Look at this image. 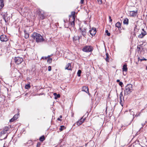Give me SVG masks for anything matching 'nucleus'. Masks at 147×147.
<instances>
[{
	"label": "nucleus",
	"mask_w": 147,
	"mask_h": 147,
	"mask_svg": "<svg viewBox=\"0 0 147 147\" xmlns=\"http://www.w3.org/2000/svg\"><path fill=\"white\" fill-rule=\"evenodd\" d=\"M24 32L25 34L24 37L26 39L28 38L29 36V34L28 33H27L26 30L24 31Z\"/></svg>",
	"instance_id": "obj_17"
},
{
	"label": "nucleus",
	"mask_w": 147,
	"mask_h": 147,
	"mask_svg": "<svg viewBox=\"0 0 147 147\" xmlns=\"http://www.w3.org/2000/svg\"><path fill=\"white\" fill-rule=\"evenodd\" d=\"M38 144H37V146H38Z\"/></svg>",
	"instance_id": "obj_53"
},
{
	"label": "nucleus",
	"mask_w": 147,
	"mask_h": 147,
	"mask_svg": "<svg viewBox=\"0 0 147 147\" xmlns=\"http://www.w3.org/2000/svg\"><path fill=\"white\" fill-rule=\"evenodd\" d=\"M82 91L85 92L86 93L88 94H90V93L89 92V89L86 86H84L82 88Z\"/></svg>",
	"instance_id": "obj_11"
},
{
	"label": "nucleus",
	"mask_w": 147,
	"mask_h": 147,
	"mask_svg": "<svg viewBox=\"0 0 147 147\" xmlns=\"http://www.w3.org/2000/svg\"><path fill=\"white\" fill-rule=\"evenodd\" d=\"M79 40L78 36H74L73 38V40L74 42L76 41V40Z\"/></svg>",
	"instance_id": "obj_23"
},
{
	"label": "nucleus",
	"mask_w": 147,
	"mask_h": 147,
	"mask_svg": "<svg viewBox=\"0 0 147 147\" xmlns=\"http://www.w3.org/2000/svg\"><path fill=\"white\" fill-rule=\"evenodd\" d=\"M15 119H14V118L13 119V117L12 119H11L9 121L10 122H12Z\"/></svg>",
	"instance_id": "obj_35"
},
{
	"label": "nucleus",
	"mask_w": 147,
	"mask_h": 147,
	"mask_svg": "<svg viewBox=\"0 0 147 147\" xmlns=\"http://www.w3.org/2000/svg\"><path fill=\"white\" fill-rule=\"evenodd\" d=\"M14 61L16 63L19 64L21 63L23 61V59L19 57H15Z\"/></svg>",
	"instance_id": "obj_5"
},
{
	"label": "nucleus",
	"mask_w": 147,
	"mask_h": 147,
	"mask_svg": "<svg viewBox=\"0 0 147 147\" xmlns=\"http://www.w3.org/2000/svg\"><path fill=\"white\" fill-rule=\"evenodd\" d=\"M142 31L138 36L139 38H142L146 34V32L143 29H142Z\"/></svg>",
	"instance_id": "obj_10"
},
{
	"label": "nucleus",
	"mask_w": 147,
	"mask_h": 147,
	"mask_svg": "<svg viewBox=\"0 0 147 147\" xmlns=\"http://www.w3.org/2000/svg\"><path fill=\"white\" fill-rule=\"evenodd\" d=\"M146 69H147V66H146Z\"/></svg>",
	"instance_id": "obj_54"
},
{
	"label": "nucleus",
	"mask_w": 147,
	"mask_h": 147,
	"mask_svg": "<svg viewBox=\"0 0 147 147\" xmlns=\"http://www.w3.org/2000/svg\"><path fill=\"white\" fill-rule=\"evenodd\" d=\"M51 55H49L47 57H42V59H47V58L48 57H51Z\"/></svg>",
	"instance_id": "obj_31"
},
{
	"label": "nucleus",
	"mask_w": 147,
	"mask_h": 147,
	"mask_svg": "<svg viewBox=\"0 0 147 147\" xmlns=\"http://www.w3.org/2000/svg\"><path fill=\"white\" fill-rule=\"evenodd\" d=\"M59 117L60 118H61L62 117V116L61 115H60Z\"/></svg>",
	"instance_id": "obj_50"
},
{
	"label": "nucleus",
	"mask_w": 147,
	"mask_h": 147,
	"mask_svg": "<svg viewBox=\"0 0 147 147\" xmlns=\"http://www.w3.org/2000/svg\"><path fill=\"white\" fill-rule=\"evenodd\" d=\"M3 18L4 19V20L5 21V22H7L6 21V20L5 19V15H3Z\"/></svg>",
	"instance_id": "obj_41"
},
{
	"label": "nucleus",
	"mask_w": 147,
	"mask_h": 147,
	"mask_svg": "<svg viewBox=\"0 0 147 147\" xmlns=\"http://www.w3.org/2000/svg\"><path fill=\"white\" fill-rule=\"evenodd\" d=\"M129 13L131 16H134L136 15L137 13V11H130Z\"/></svg>",
	"instance_id": "obj_12"
},
{
	"label": "nucleus",
	"mask_w": 147,
	"mask_h": 147,
	"mask_svg": "<svg viewBox=\"0 0 147 147\" xmlns=\"http://www.w3.org/2000/svg\"><path fill=\"white\" fill-rule=\"evenodd\" d=\"M127 70V65L126 64H124L123 65L122 68L123 71H126Z\"/></svg>",
	"instance_id": "obj_15"
},
{
	"label": "nucleus",
	"mask_w": 147,
	"mask_h": 147,
	"mask_svg": "<svg viewBox=\"0 0 147 147\" xmlns=\"http://www.w3.org/2000/svg\"><path fill=\"white\" fill-rule=\"evenodd\" d=\"M119 84L120 86H121V87H122L123 86H122L123 85V83L122 82H119Z\"/></svg>",
	"instance_id": "obj_37"
},
{
	"label": "nucleus",
	"mask_w": 147,
	"mask_h": 147,
	"mask_svg": "<svg viewBox=\"0 0 147 147\" xmlns=\"http://www.w3.org/2000/svg\"><path fill=\"white\" fill-rule=\"evenodd\" d=\"M106 57L105 58V59L106 61L108 62L109 59V54L108 53H106Z\"/></svg>",
	"instance_id": "obj_21"
},
{
	"label": "nucleus",
	"mask_w": 147,
	"mask_h": 147,
	"mask_svg": "<svg viewBox=\"0 0 147 147\" xmlns=\"http://www.w3.org/2000/svg\"><path fill=\"white\" fill-rule=\"evenodd\" d=\"M52 59L51 58H49L47 59V61L48 63H51L52 62Z\"/></svg>",
	"instance_id": "obj_30"
},
{
	"label": "nucleus",
	"mask_w": 147,
	"mask_h": 147,
	"mask_svg": "<svg viewBox=\"0 0 147 147\" xmlns=\"http://www.w3.org/2000/svg\"><path fill=\"white\" fill-rule=\"evenodd\" d=\"M117 82H120V80H117Z\"/></svg>",
	"instance_id": "obj_45"
},
{
	"label": "nucleus",
	"mask_w": 147,
	"mask_h": 147,
	"mask_svg": "<svg viewBox=\"0 0 147 147\" xmlns=\"http://www.w3.org/2000/svg\"><path fill=\"white\" fill-rule=\"evenodd\" d=\"M85 119H83L82 117L81 118V119L77 121L76 123L75 124H76L78 126H79L80 125H81L85 120Z\"/></svg>",
	"instance_id": "obj_9"
},
{
	"label": "nucleus",
	"mask_w": 147,
	"mask_h": 147,
	"mask_svg": "<svg viewBox=\"0 0 147 147\" xmlns=\"http://www.w3.org/2000/svg\"><path fill=\"white\" fill-rule=\"evenodd\" d=\"M39 16L41 19L43 20L45 18V16L44 15V13H42L41 11H40L39 12Z\"/></svg>",
	"instance_id": "obj_13"
},
{
	"label": "nucleus",
	"mask_w": 147,
	"mask_h": 147,
	"mask_svg": "<svg viewBox=\"0 0 147 147\" xmlns=\"http://www.w3.org/2000/svg\"><path fill=\"white\" fill-rule=\"evenodd\" d=\"M32 38L35 40L36 42H41L44 41V39L42 36L40 34L34 32L32 35Z\"/></svg>",
	"instance_id": "obj_2"
},
{
	"label": "nucleus",
	"mask_w": 147,
	"mask_h": 147,
	"mask_svg": "<svg viewBox=\"0 0 147 147\" xmlns=\"http://www.w3.org/2000/svg\"><path fill=\"white\" fill-rule=\"evenodd\" d=\"M98 3L99 4H101L102 3V0H97Z\"/></svg>",
	"instance_id": "obj_33"
},
{
	"label": "nucleus",
	"mask_w": 147,
	"mask_h": 147,
	"mask_svg": "<svg viewBox=\"0 0 147 147\" xmlns=\"http://www.w3.org/2000/svg\"><path fill=\"white\" fill-rule=\"evenodd\" d=\"M75 11H73L71 12V15H72V16H71V17H72V19H73V17H74V18L75 19Z\"/></svg>",
	"instance_id": "obj_27"
},
{
	"label": "nucleus",
	"mask_w": 147,
	"mask_h": 147,
	"mask_svg": "<svg viewBox=\"0 0 147 147\" xmlns=\"http://www.w3.org/2000/svg\"><path fill=\"white\" fill-rule=\"evenodd\" d=\"M65 69L68 70H71V64L70 63H68L66 65L65 67Z\"/></svg>",
	"instance_id": "obj_14"
},
{
	"label": "nucleus",
	"mask_w": 147,
	"mask_h": 147,
	"mask_svg": "<svg viewBox=\"0 0 147 147\" xmlns=\"http://www.w3.org/2000/svg\"><path fill=\"white\" fill-rule=\"evenodd\" d=\"M57 120H59V121L60 120V118H58L57 119Z\"/></svg>",
	"instance_id": "obj_49"
},
{
	"label": "nucleus",
	"mask_w": 147,
	"mask_h": 147,
	"mask_svg": "<svg viewBox=\"0 0 147 147\" xmlns=\"http://www.w3.org/2000/svg\"><path fill=\"white\" fill-rule=\"evenodd\" d=\"M73 21L72 22H70V25L72 27H74L75 25V19L74 18V17H73Z\"/></svg>",
	"instance_id": "obj_16"
},
{
	"label": "nucleus",
	"mask_w": 147,
	"mask_h": 147,
	"mask_svg": "<svg viewBox=\"0 0 147 147\" xmlns=\"http://www.w3.org/2000/svg\"><path fill=\"white\" fill-rule=\"evenodd\" d=\"M80 32L84 37H85L86 34V28H80Z\"/></svg>",
	"instance_id": "obj_7"
},
{
	"label": "nucleus",
	"mask_w": 147,
	"mask_h": 147,
	"mask_svg": "<svg viewBox=\"0 0 147 147\" xmlns=\"http://www.w3.org/2000/svg\"><path fill=\"white\" fill-rule=\"evenodd\" d=\"M144 125H143V124H142V125H141V128H142L144 126Z\"/></svg>",
	"instance_id": "obj_47"
},
{
	"label": "nucleus",
	"mask_w": 147,
	"mask_h": 147,
	"mask_svg": "<svg viewBox=\"0 0 147 147\" xmlns=\"http://www.w3.org/2000/svg\"><path fill=\"white\" fill-rule=\"evenodd\" d=\"M0 39L1 40L2 42H5L8 40V39L6 36L3 35H2L1 36Z\"/></svg>",
	"instance_id": "obj_8"
},
{
	"label": "nucleus",
	"mask_w": 147,
	"mask_h": 147,
	"mask_svg": "<svg viewBox=\"0 0 147 147\" xmlns=\"http://www.w3.org/2000/svg\"><path fill=\"white\" fill-rule=\"evenodd\" d=\"M84 0H81L80 3L81 4H83L84 2Z\"/></svg>",
	"instance_id": "obj_43"
},
{
	"label": "nucleus",
	"mask_w": 147,
	"mask_h": 147,
	"mask_svg": "<svg viewBox=\"0 0 147 147\" xmlns=\"http://www.w3.org/2000/svg\"><path fill=\"white\" fill-rule=\"evenodd\" d=\"M120 104L122 106H123V102L121 99H120Z\"/></svg>",
	"instance_id": "obj_42"
},
{
	"label": "nucleus",
	"mask_w": 147,
	"mask_h": 147,
	"mask_svg": "<svg viewBox=\"0 0 147 147\" xmlns=\"http://www.w3.org/2000/svg\"><path fill=\"white\" fill-rule=\"evenodd\" d=\"M139 115H140V114H138V115H137V114H136L135 115V117H136H136H138V116H139Z\"/></svg>",
	"instance_id": "obj_44"
},
{
	"label": "nucleus",
	"mask_w": 147,
	"mask_h": 147,
	"mask_svg": "<svg viewBox=\"0 0 147 147\" xmlns=\"http://www.w3.org/2000/svg\"><path fill=\"white\" fill-rule=\"evenodd\" d=\"M48 70L49 71H50L51 70V66H49L48 67Z\"/></svg>",
	"instance_id": "obj_39"
},
{
	"label": "nucleus",
	"mask_w": 147,
	"mask_h": 147,
	"mask_svg": "<svg viewBox=\"0 0 147 147\" xmlns=\"http://www.w3.org/2000/svg\"><path fill=\"white\" fill-rule=\"evenodd\" d=\"M30 87V84H28L26 85L25 88L26 89H28Z\"/></svg>",
	"instance_id": "obj_26"
},
{
	"label": "nucleus",
	"mask_w": 147,
	"mask_h": 147,
	"mask_svg": "<svg viewBox=\"0 0 147 147\" xmlns=\"http://www.w3.org/2000/svg\"><path fill=\"white\" fill-rule=\"evenodd\" d=\"M123 23L124 24H128V19L127 18H125V19L123 22Z\"/></svg>",
	"instance_id": "obj_18"
},
{
	"label": "nucleus",
	"mask_w": 147,
	"mask_h": 147,
	"mask_svg": "<svg viewBox=\"0 0 147 147\" xmlns=\"http://www.w3.org/2000/svg\"><path fill=\"white\" fill-rule=\"evenodd\" d=\"M105 32L107 34L108 36H110V35L111 34L109 32V31L108 30H106Z\"/></svg>",
	"instance_id": "obj_32"
},
{
	"label": "nucleus",
	"mask_w": 147,
	"mask_h": 147,
	"mask_svg": "<svg viewBox=\"0 0 147 147\" xmlns=\"http://www.w3.org/2000/svg\"><path fill=\"white\" fill-rule=\"evenodd\" d=\"M93 49L92 47L90 46H86L84 47L82 50L85 52H88L92 51Z\"/></svg>",
	"instance_id": "obj_4"
},
{
	"label": "nucleus",
	"mask_w": 147,
	"mask_h": 147,
	"mask_svg": "<svg viewBox=\"0 0 147 147\" xmlns=\"http://www.w3.org/2000/svg\"><path fill=\"white\" fill-rule=\"evenodd\" d=\"M57 93H53V95L54 96L57 95Z\"/></svg>",
	"instance_id": "obj_46"
},
{
	"label": "nucleus",
	"mask_w": 147,
	"mask_h": 147,
	"mask_svg": "<svg viewBox=\"0 0 147 147\" xmlns=\"http://www.w3.org/2000/svg\"><path fill=\"white\" fill-rule=\"evenodd\" d=\"M132 91V85L131 84L127 85L125 87L124 95L130 94Z\"/></svg>",
	"instance_id": "obj_3"
},
{
	"label": "nucleus",
	"mask_w": 147,
	"mask_h": 147,
	"mask_svg": "<svg viewBox=\"0 0 147 147\" xmlns=\"http://www.w3.org/2000/svg\"><path fill=\"white\" fill-rule=\"evenodd\" d=\"M65 128V127L63 126L62 125L60 126V127L59 128V130L61 131H62L63 129H64Z\"/></svg>",
	"instance_id": "obj_28"
},
{
	"label": "nucleus",
	"mask_w": 147,
	"mask_h": 147,
	"mask_svg": "<svg viewBox=\"0 0 147 147\" xmlns=\"http://www.w3.org/2000/svg\"><path fill=\"white\" fill-rule=\"evenodd\" d=\"M45 139V136H42L40 137L39 138V140L41 142H43Z\"/></svg>",
	"instance_id": "obj_22"
},
{
	"label": "nucleus",
	"mask_w": 147,
	"mask_h": 147,
	"mask_svg": "<svg viewBox=\"0 0 147 147\" xmlns=\"http://www.w3.org/2000/svg\"><path fill=\"white\" fill-rule=\"evenodd\" d=\"M121 25V23L119 22H117L115 24L116 26L118 28H120Z\"/></svg>",
	"instance_id": "obj_20"
},
{
	"label": "nucleus",
	"mask_w": 147,
	"mask_h": 147,
	"mask_svg": "<svg viewBox=\"0 0 147 147\" xmlns=\"http://www.w3.org/2000/svg\"><path fill=\"white\" fill-rule=\"evenodd\" d=\"M122 92H121L120 94L119 95L120 98V99H121L122 97H123V95Z\"/></svg>",
	"instance_id": "obj_36"
},
{
	"label": "nucleus",
	"mask_w": 147,
	"mask_h": 147,
	"mask_svg": "<svg viewBox=\"0 0 147 147\" xmlns=\"http://www.w3.org/2000/svg\"><path fill=\"white\" fill-rule=\"evenodd\" d=\"M89 32L90 34L91 35L92 37L94 36L96 34V29L95 28H90V30Z\"/></svg>",
	"instance_id": "obj_6"
},
{
	"label": "nucleus",
	"mask_w": 147,
	"mask_h": 147,
	"mask_svg": "<svg viewBox=\"0 0 147 147\" xmlns=\"http://www.w3.org/2000/svg\"><path fill=\"white\" fill-rule=\"evenodd\" d=\"M111 19V16H109V19Z\"/></svg>",
	"instance_id": "obj_51"
},
{
	"label": "nucleus",
	"mask_w": 147,
	"mask_h": 147,
	"mask_svg": "<svg viewBox=\"0 0 147 147\" xmlns=\"http://www.w3.org/2000/svg\"><path fill=\"white\" fill-rule=\"evenodd\" d=\"M3 140H2L1 141H0V144H4V145L5 144V143H4V142L3 141Z\"/></svg>",
	"instance_id": "obj_38"
},
{
	"label": "nucleus",
	"mask_w": 147,
	"mask_h": 147,
	"mask_svg": "<svg viewBox=\"0 0 147 147\" xmlns=\"http://www.w3.org/2000/svg\"><path fill=\"white\" fill-rule=\"evenodd\" d=\"M81 72L82 71L81 70H78V72H77V75L78 76L80 77V76Z\"/></svg>",
	"instance_id": "obj_25"
},
{
	"label": "nucleus",
	"mask_w": 147,
	"mask_h": 147,
	"mask_svg": "<svg viewBox=\"0 0 147 147\" xmlns=\"http://www.w3.org/2000/svg\"><path fill=\"white\" fill-rule=\"evenodd\" d=\"M9 128L8 127H5L3 130L2 131L0 134V141L2 140L5 139L7 138L9 132Z\"/></svg>",
	"instance_id": "obj_1"
},
{
	"label": "nucleus",
	"mask_w": 147,
	"mask_h": 147,
	"mask_svg": "<svg viewBox=\"0 0 147 147\" xmlns=\"http://www.w3.org/2000/svg\"><path fill=\"white\" fill-rule=\"evenodd\" d=\"M4 0H0V3L1 4L0 6L1 7V8H2L4 6V4L3 3Z\"/></svg>",
	"instance_id": "obj_19"
},
{
	"label": "nucleus",
	"mask_w": 147,
	"mask_h": 147,
	"mask_svg": "<svg viewBox=\"0 0 147 147\" xmlns=\"http://www.w3.org/2000/svg\"><path fill=\"white\" fill-rule=\"evenodd\" d=\"M57 97L55 96V99H57V98H59L60 97V95L59 94H58L57 95Z\"/></svg>",
	"instance_id": "obj_40"
},
{
	"label": "nucleus",
	"mask_w": 147,
	"mask_h": 147,
	"mask_svg": "<svg viewBox=\"0 0 147 147\" xmlns=\"http://www.w3.org/2000/svg\"><path fill=\"white\" fill-rule=\"evenodd\" d=\"M129 112H130V114L131 115H132L133 116V119H134V112L133 111H131V110H129Z\"/></svg>",
	"instance_id": "obj_29"
},
{
	"label": "nucleus",
	"mask_w": 147,
	"mask_h": 147,
	"mask_svg": "<svg viewBox=\"0 0 147 147\" xmlns=\"http://www.w3.org/2000/svg\"><path fill=\"white\" fill-rule=\"evenodd\" d=\"M138 60L139 61L140 60L141 61L143 60H146V59H145V58H143V59H140L139 58H138Z\"/></svg>",
	"instance_id": "obj_34"
},
{
	"label": "nucleus",
	"mask_w": 147,
	"mask_h": 147,
	"mask_svg": "<svg viewBox=\"0 0 147 147\" xmlns=\"http://www.w3.org/2000/svg\"><path fill=\"white\" fill-rule=\"evenodd\" d=\"M19 114L15 115L13 117V119L14 118V119H15V120H16L19 117Z\"/></svg>",
	"instance_id": "obj_24"
},
{
	"label": "nucleus",
	"mask_w": 147,
	"mask_h": 147,
	"mask_svg": "<svg viewBox=\"0 0 147 147\" xmlns=\"http://www.w3.org/2000/svg\"><path fill=\"white\" fill-rule=\"evenodd\" d=\"M3 147H6L5 146H3Z\"/></svg>",
	"instance_id": "obj_52"
},
{
	"label": "nucleus",
	"mask_w": 147,
	"mask_h": 147,
	"mask_svg": "<svg viewBox=\"0 0 147 147\" xmlns=\"http://www.w3.org/2000/svg\"><path fill=\"white\" fill-rule=\"evenodd\" d=\"M109 21L110 22H111L112 21V19H109Z\"/></svg>",
	"instance_id": "obj_48"
}]
</instances>
